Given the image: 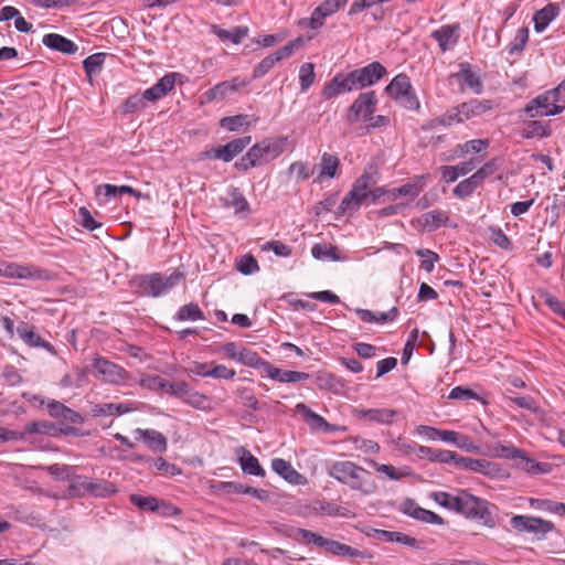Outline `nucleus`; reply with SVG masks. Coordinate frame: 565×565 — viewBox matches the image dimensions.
<instances>
[{
    "label": "nucleus",
    "mask_w": 565,
    "mask_h": 565,
    "mask_svg": "<svg viewBox=\"0 0 565 565\" xmlns=\"http://www.w3.org/2000/svg\"><path fill=\"white\" fill-rule=\"evenodd\" d=\"M377 182V171L373 166L365 168L363 173L354 181L352 189L342 199L338 206L337 214H352L359 210L361 204L369 201V189Z\"/></svg>",
    "instance_id": "1"
},
{
    "label": "nucleus",
    "mask_w": 565,
    "mask_h": 565,
    "mask_svg": "<svg viewBox=\"0 0 565 565\" xmlns=\"http://www.w3.org/2000/svg\"><path fill=\"white\" fill-rule=\"evenodd\" d=\"M369 472L356 466L352 461H334L329 470L328 475L339 482L348 484L351 489L361 490L363 487V476Z\"/></svg>",
    "instance_id": "2"
},
{
    "label": "nucleus",
    "mask_w": 565,
    "mask_h": 565,
    "mask_svg": "<svg viewBox=\"0 0 565 565\" xmlns=\"http://www.w3.org/2000/svg\"><path fill=\"white\" fill-rule=\"evenodd\" d=\"M181 275L172 274L164 276L159 273L143 275L139 279L138 287L145 296L160 297L170 291L180 280Z\"/></svg>",
    "instance_id": "3"
},
{
    "label": "nucleus",
    "mask_w": 565,
    "mask_h": 565,
    "mask_svg": "<svg viewBox=\"0 0 565 565\" xmlns=\"http://www.w3.org/2000/svg\"><path fill=\"white\" fill-rule=\"evenodd\" d=\"M488 505L489 503L486 500L462 491V504L458 513L468 519L479 520L488 527H493L494 520Z\"/></svg>",
    "instance_id": "4"
},
{
    "label": "nucleus",
    "mask_w": 565,
    "mask_h": 565,
    "mask_svg": "<svg viewBox=\"0 0 565 565\" xmlns=\"http://www.w3.org/2000/svg\"><path fill=\"white\" fill-rule=\"evenodd\" d=\"M93 369L97 377L109 384L124 385L130 380L129 373L122 366L105 358L94 359Z\"/></svg>",
    "instance_id": "5"
},
{
    "label": "nucleus",
    "mask_w": 565,
    "mask_h": 565,
    "mask_svg": "<svg viewBox=\"0 0 565 565\" xmlns=\"http://www.w3.org/2000/svg\"><path fill=\"white\" fill-rule=\"evenodd\" d=\"M287 143V137L266 138L252 146V149L259 166H264L278 158L286 150Z\"/></svg>",
    "instance_id": "6"
},
{
    "label": "nucleus",
    "mask_w": 565,
    "mask_h": 565,
    "mask_svg": "<svg viewBox=\"0 0 565 565\" xmlns=\"http://www.w3.org/2000/svg\"><path fill=\"white\" fill-rule=\"evenodd\" d=\"M377 97L374 90L361 93L348 109L347 120L354 124L362 117L364 120L372 118L376 111Z\"/></svg>",
    "instance_id": "7"
},
{
    "label": "nucleus",
    "mask_w": 565,
    "mask_h": 565,
    "mask_svg": "<svg viewBox=\"0 0 565 565\" xmlns=\"http://www.w3.org/2000/svg\"><path fill=\"white\" fill-rule=\"evenodd\" d=\"M0 277L17 279H47V270L32 265H20L0 259Z\"/></svg>",
    "instance_id": "8"
},
{
    "label": "nucleus",
    "mask_w": 565,
    "mask_h": 565,
    "mask_svg": "<svg viewBox=\"0 0 565 565\" xmlns=\"http://www.w3.org/2000/svg\"><path fill=\"white\" fill-rule=\"evenodd\" d=\"M349 0H324L311 13L309 19H301L300 26H307L312 30H319L324 25V20L334 14Z\"/></svg>",
    "instance_id": "9"
},
{
    "label": "nucleus",
    "mask_w": 565,
    "mask_h": 565,
    "mask_svg": "<svg viewBox=\"0 0 565 565\" xmlns=\"http://www.w3.org/2000/svg\"><path fill=\"white\" fill-rule=\"evenodd\" d=\"M252 142L250 136L233 139L224 146H218L211 150L204 151L203 156L209 159H220L224 162H231L237 154Z\"/></svg>",
    "instance_id": "10"
},
{
    "label": "nucleus",
    "mask_w": 565,
    "mask_h": 565,
    "mask_svg": "<svg viewBox=\"0 0 565 565\" xmlns=\"http://www.w3.org/2000/svg\"><path fill=\"white\" fill-rule=\"evenodd\" d=\"M386 74V68L380 62L351 71L356 89H363L377 83Z\"/></svg>",
    "instance_id": "11"
},
{
    "label": "nucleus",
    "mask_w": 565,
    "mask_h": 565,
    "mask_svg": "<svg viewBox=\"0 0 565 565\" xmlns=\"http://www.w3.org/2000/svg\"><path fill=\"white\" fill-rule=\"evenodd\" d=\"M358 90L351 72L348 74H337L322 89L321 96L326 99H332L340 94Z\"/></svg>",
    "instance_id": "12"
},
{
    "label": "nucleus",
    "mask_w": 565,
    "mask_h": 565,
    "mask_svg": "<svg viewBox=\"0 0 565 565\" xmlns=\"http://www.w3.org/2000/svg\"><path fill=\"white\" fill-rule=\"evenodd\" d=\"M455 466L462 468L465 470H471L475 472H480L484 476L495 477L499 473V467L497 463H493L486 459H473L469 457H461L457 455Z\"/></svg>",
    "instance_id": "13"
},
{
    "label": "nucleus",
    "mask_w": 565,
    "mask_h": 565,
    "mask_svg": "<svg viewBox=\"0 0 565 565\" xmlns=\"http://www.w3.org/2000/svg\"><path fill=\"white\" fill-rule=\"evenodd\" d=\"M248 82L234 78L216 84L203 94L205 102L223 100L230 94L237 92L239 88L245 87Z\"/></svg>",
    "instance_id": "14"
},
{
    "label": "nucleus",
    "mask_w": 565,
    "mask_h": 565,
    "mask_svg": "<svg viewBox=\"0 0 565 565\" xmlns=\"http://www.w3.org/2000/svg\"><path fill=\"white\" fill-rule=\"evenodd\" d=\"M181 76L178 73H167L162 76L153 86L146 89L143 95L147 102H157L164 97L169 92H171L175 85L177 77Z\"/></svg>",
    "instance_id": "15"
},
{
    "label": "nucleus",
    "mask_w": 565,
    "mask_h": 565,
    "mask_svg": "<svg viewBox=\"0 0 565 565\" xmlns=\"http://www.w3.org/2000/svg\"><path fill=\"white\" fill-rule=\"evenodd\" d=\"M449 215L443 210H433L416 218L417 227L422 231L433 232L448 224Z\"/></svg>",
    "instance_id": "16"
},
{
    "label": "nucleus",
    "mask_w": 565,
    "mask_h": 565,
    "mask_svg": "<svg viewBox=\"0 0 565 565\" xmlns=\"http://www.w3.org/2000/svg\"><path fill=\"white\" fill-rule=\"evenodd\" d=\"M367 535L383 542H396L413 548L420 547V543L417 539L402 532L373 529L372 533H367Z\"/></svg>",
    "instance_id": "17"
},
{
    "label": "nucleus",
    "mask_w": 565,
    "mask_h": 565,
    "mask_svg": "<svg viewBox=\"0 0 565 565\" xmlns=\"http://www.w3.org/2000/svg\"><path fill=\"white\" fill-rule=\"evenodd\" d=\"M494 108V103L490 99H471L459 105V113L465 120L481 116Z\"/></svg>",
    "instance_id": "18"
},
{
    "label": "nucleus",
    "mask_w": 565,
    "mask_h": 565,
    "mask_svg": "<svg viewBox=\"0 0 565 565\" xmlns=\"http://www.w3.org/2000/svg\"><path fill=\"white\" fill-rule=\"evenodd\" d=\"M271 469L291 484H303L306 481V478L285 459H273Z\"/></svg>",
    "instance_id": "19"
},
{
    "label": "nucleus",
    "mask_w": 565,
    "mask_h": 565,
    "mask_svg": "<svg viewBox=\"0 0 565 565\" xmlns=\"http://www.w3.org/2000/svg\"><path fill=\"white\" fill-rule=\"evenodd\" d=\"M493 457L505 458V459H521L524 462L523 468L526 470H532L533 468H537L539 465L533 460L529 459L523 450L514 447L513 445L503 446L497 444L493 447Z\"/></svg>",
    "instance_id": "20"
},
{
    "label": "nucleus",
    "mask_w": 565,
    "mask_h": 565,
    "mask_svg": "<svg viewBox=\"0 0 565 565\" xmlns=\"http://www.w3.org/2000/svg\"><path fill=\"white\" fill-rule=\"evenodd\" d=\"M47 412L53 418L62 419L70 424H82L84 417L74 409L65 406L61 402L52 401L47 404Z\"/></svg>",
    "instance_id": "21"
},
{
    "label": "nucleus",
    "mask_w": 565,
    "mask_h": 565,
    "mask_svg": "<svg viewBox=\"0 0 565 565\" xmlns=\"http://www.w3.org/2000/svg\"><path fill=\"white\" fill-rule=\"evenodd\" d=\"M266 373L268 377L280 383H296L306 381L310 377L309 373L281 370L279 367L271 365L270 363L266 364Z\"/></svg>",
    "instance_id": "22"
},
{
    "label": "nucleus",
    "mask_w": 565,
    "mask_h": 565,
    "mask_svg": "<svg viewBox=\"0 0 565 565\" xmlns=\"http://www.w3.org/2000/svg\"><path fill=\"white\" fill-rule=\"evenodd\" d=\"M42 43L46 47L64 54H74L78 51V46L73 41L57 33L45 34Z\"/></svg>",
    "instance_id": "23"
},
{
    "label": "nucleus",
    "mask_w": 565,
    "mask_h": 565,
    "mask_svg": "<svg viewBox=\"0 0 565 565\" xmlns=\"http://www.w3.org/2000/svg\"><path fill=\"white\" fill-rule=\"evenodd\" d=\"M397 414L396 411L388 408H369L355 411L356 418L366 422H373L379 424H391L393 423L394 416Z\"/></svg>",
    "instance_id": "24"
},
{
    "label": "nucleus",
    "mask_w": 565,
    "mask_h": 565,
    "mask_svg": "<svg viewBox=\"0 0 565 565\" xmlns=\"http://www.w3.org/2000/svg\"><path fill=\"white\" fill-rule=\"evenodd\" d=\"M296 412L305 418L312 430H332V426L322 416L311 411L306 404L298 403L296 405Z\"/></svg>",
    "instance_id": "25"
},
{
    "label": "nucleus",
    "mask_w": 565,
    "mask_h": 565,
    "mask_svg": "<svg viewBox=\"0 0 565 565\" xmlns=\"http://www.w3.org/2000/svg\"><path fill=\"white\" fill-rule=\"evenodd\" d=\"M17 332L29 347L43 348L52 354L56 353L54 347L50 342L43 340L40 334H38L32 328H29L28 324L22 323L19 326Z\"/></svg>",
    "instance_id": "26"
},
{
    "label": "nucleus",
    "mask_w": 565,
    "mask_h": 565,
    "mask_svg": "<svg viewBox=\"0 0 565 565\" xmlns=\"http://www.w3.org/2000/svg\"><path fill=\"white\" fill-rule=\"evenodd\" d=\"M238 461L244 473L263 477L265 470L262 468L258 459L249 450L241 447L236 449Z\"/></svg>",
    "instance_id": "27"
},
{
    "label": "nucleus",
    "mask_w": 565,
    "mask_h": 565,
    "mask_svg": "<svg viewBox=\"0 0 565 565\" xmlns=\"http://www.w3.org/2000/svg\"><path fill=\"white\" fill-rule=\"evenodd\" d=\"M134 404L128 403H99L93 406L94 416H119L135 411Z\"/></svg>",
    "instance_id": "28"
},
{
    "label": "nucleus",
    "mask_w": 565,
    "mask_h": 565,
    "mask_svg": "<svg viewBox=\"0 0 565 565\" xmlns=\"http://www.w3.org/2000/svg\"><path fill=\"white\" fill-rule=\"evenodd\" d=\"M417 457L418 458H427L431 462H440V463H456L457 454L450 450L444 449H435L427 446H422L417 448Z\"/></svg>",
    "instance_id": "29"
},
{
    "label": "nucleus",
    "mask_w": 565,
    "mask_h": 565,
    "mask_svg": "<svg viewBox=\"0 0 565 565\" xmlns=\"http://www.w3.org/2000/svg\"><path fill=\"white\" fill-rule=\"evenodd\" d=\"M135 434L138 435L151 450L159 452L166 451L167 439L160 431L154 429L137 428Z\"/></svg>",
    "instance_id": "30"
},
{
    "label": "nucleus",
    "mask_w": 565,
    "mask_h": 565,
    "mask_svg": "<svg viewBox=\"0 0 565 565\" xmlns=\"http://www.w3.org/2000/svg\"><path fill=\"white\" fill-rule=\"evenodd\" d=\"M181 399L189 406L200 411H210L212 408L210 397L199 391H195L189 384L186 385Z\"/></svg>",
    "instance_id": "31"
},
{
    "label": "nucleus",
    "mask_w": 565,
    "mask_h": 565,
    "mask_svg": "<svg viewBox=\"0 0 565 565\" xmlns=\"http://www.w3.org/2000/svg\"><path fill=\"white\" fill-rule=\"evenodd\" d=\"M426 184L425 175H418L413 181L403 184L397 189L390 191V198L395 200L397 196H417Z\"/></svg>",
    "instance_id": "32"
},
{
    "label": "nucleus",
    "mask_w": 565,
    "mask_h": 565,
    "mask_svg": "<svg viewBox=\"0 0 565 565\" xmlns=\"http://www.w3.org/2000/svg\"><path fill=\"white\" fill-rule=\"evenodd\" d=\"M458 31V26L456 25H444L440 29L434 31L431 36L438 42L441 51H447L451 49L457 41L456 32Z\"/></svg>",
    "instance_id": "33"
},
{
    "label": "nucleus",
    "mask_w": 565,
    "mask_h": 565,
    "mask_svg": "<svg viewBox=\"0 0 565 565\" xmlns=\"http://www.w3.org/2000/svg\"><path fill=\"white\" fill-rule=\"evenodd\" d=\"M320 548H323L326 552L337 555V556H348V557H358L360 556V551L353 548L350 545L340 543L338 541L329 540L323 537Z\"/></svg>",
    "instance_id": "34"
},
{
    "label": "nucleus",
    "mask_w": 565,
    "mask_h": 565,
    "mask_svg": "<svg viewBox=\"0 0 565 565\" xmlns=\"http://www.w3.org/2000/svg\"><path fill=\"white\" fill-rule=\"evenodd\" d=\"M412 88L409 77L402 73L391 81V83L385 87V92L396 100L408 90H412Z\"/></svg>",
    "instance_id": "35"
},
{
    "label": "nucleus",
    "mask_w": 565,
    "mask_h": 565,
    "mask_svg": "<svg viewBox=\"0 0 565 565\" xmlns=\"http://www.w3.org/2000/svg\"><path fill=\"white\" fill-rule=\"evenodd\" d=\"M554 106V98L551 90L545 92L533 98L526 106L525 111L532 117L541 116L539 111H545Z\"/></svg>",
    "instance_id": "36"
},
{
    "label": "nucleus",
    "mask_w": 565,
    "mask_h": 565,
    "mask_svg": "<svg viewBox=\"0 0 565 565\" xmlns=\"http://www.w3.org/2000/svg\"><path fill=\"white\" fill-rule=\"evenodd\" d=\"M455 77L461 78L466 85L473 90L476 94L482 92L483 85L480 77L471 71L469 63L460 64V71L454 74Z\"/></svg>",
    "instance_id": "37"
},
{
    "label": "nucleus",
    "mask_w": 565,
    "mask_h": 565,
    "mask_svg": "<svg viewBox=\"0 0 565 565\" xmlns=\"http://www.w3.org/2000/svg\"><path fill=\"white\" fill-rule=\"evenodd\" d=\"M557 14L558 8L552 3L539 10L533 18L535 31H544L546 26L557 17Z\"/></svg>",
    "instance_id": "38"
},
{
    "label": "nucleus",
    "mask_w": 565,
    "mask_h": 565,
    "mask_svg": "<svg viewBox=\"0 0 565 565\" xmlns=\"http://www.w3.org/2000/svg\"><path fill=\"white\" fill-rule=\"evenodd\" d=\"M212 31L223 41L227 40L234 44H239L248 35L249 29L247 26H235L232 30H225L217 25H213Z\"/></svg>",
    "instance_id": "39"
},
{
    "label": "nucleus",
    "mask_w": 565,
    "mask_h": 565,
    "mask_svg": "<svg viewBox=\"0 0 565 565\" xmlns=\"http://www.w3.org/2000/svg\"><path fill=\"white\" fill-rule=\"evenodd\" d=\"M339 167V158L335 154L324 152L321 156L320 173L318 175V180L322 181L324 178L333 179L337 174V170Z\"/></svg>",
    "instance_id": "40"
},
{
    "label": "nucleus",
    "mask_w": 565,
    "mask_h": 565,
    "mask_svg": "<svg viewBox=\"0 0 565 565\" xmlns=\"http://www.w3.org/2000/svg\"><path fill=\"white\" fill-rule=\"evenodd\" d=\"M551 93L554 98V106L545 111H539L542 116H554L565 109V78Z\"/></svg>",
    "instance_id": "41"
},
{
    "label": "nucleus",
    "mask_w": 565,
    "mask_h": 565,
    "mask_svg": "<svg viewBox=\"0 0 565 565\" xmlns=\"http://www.w3.org/2000/svg\"><path fill=\"white\" fill-rule=\"evenodd\" d=\"M530 507L536 510L547 511L557 515H565V503L552 501L548 499H533L529 500Z\"/></svg>",
    "instance_id": "42"
},
{
    "label": "nucleus",
    "mask_w": 565,
    "mask_h": 565,
    "mask_svg": "<svg viewBox=\"0 0 565 565\" xmlns=\"http://www.w3.org/2000/svg\"><path fill=\"white\" fill-rule=\"evenodd\" d=\"M434 500L440 504L441 507L459 512V509L462 504V491L457 495H452L448 492L439 491L435 492L433 495Z\"/></svg>",
    "instance_id": "43"
},
{
    "label": "nucleus",
    "mask_w": 565,
    "mask_h": 565,
    "mask_svg": "<svg viewBox=\"0 0 565 565\" xmlns=\"http://www.w3.org/2000/svg\"><path fill=\"white\" fill-rule=\"evenodd\" d=\"M86 375L81 367H73L60 381V386L64 388H78L84 385Z\"/></svg>",
    "instance_id": "44"
},
{
    "label": "nucleus",
    "mask_w": 565,
    "mask_h": 565,
    "mask_svg": "<svg viewBox=\"0 0 565 565\" xmlns=\"http://www.w3.org/2000/svg\"><path fill=\"white\" fill-rule=\"evenodd\" d=\"M116 492V486L109 481H88V495H93L96 498H107L115 494Z\"/></svg>",
    "instance_id": "45"
},
{
    "label": "nucleus",
    "mask_w": 565,
    "mask_h": 565,
    "mask_svg": "<svg viewBox=\"0 0 565 565\" xmlns=\"http://www.w3.org/2000/svg\"><path fill=\"white\" fill-rule=\"evenodd\" d=\"M175 319L179 321H198L204 320L205 315L196 303L190 302L179 308L175 313Z\"/></svg>",
    "instance_id": "46"
},
{
    "label": "nucleus",
    "mask_w": 565,
    "mask_h": 565,
    "mask_svg": "<svg viewBox=\"0 0 565 565\" xmlns=\"http://www.w3.org/2000/svg\"><path fill=\"white\" fill-rule=\"evenodd\" d=\"M552 134L547 124H544L540 120H531L526 124L525 128L522 131V137L525 139H531L534 137H550Z\"/></svg>",
    "instance_id": "47"
},
{
    "label": "nucleus",
    "mask_w": 565,
    "mask_h": 565,
    "mask_svg": "<svg viewBox=\"0 0 565 565\" xmlns=\"http://www.w3.org/2000/svg\"><path fill=\"white\" fill-rule=\"evenodd\" d=\"M129 501L140 510L150 512L159 511L161 504V500L152 495L130 494Z\"/></svg>",
    "instance_id": "48"
},
{
    "label": "nucleus",
    "mask_w": 565,
    "mask_h": 565,
    "mask_svg": "<svg viewBox=\"0 0 565 565\" xmlns=\"http://www.w3.org/2000/svg\"><path fill=\"white\" fill-rule=\"evenodd\" d=\"M75 222L89 232L103 228V223L95 220L90 211L85 206L78 209Z\"/></svg>",
    "instance_id": "49"
},
{
    "label": "nucleus",
    "mask_w": 565,
    "mask_h": 565,
    "mask_svg": "<svg viewBox=\"0 0 565 565\" xmlns=\"http://www.w3.org/2000/svg\"><path fill=\"white\" fill-rule=\"evenodd\" d=\"M237 362L255 369L263 367L265 371L266 364L269 363L263 360L257 352H254L244 347L242 348V350H239V356Z\"/></svg>",
    "instance_id": "50"
},
{
    "label": "nucleus",
    "mask_w": 565,
    "mask_h": 565,
    "mask_svg": "<svg viewBox=\"0 0 565 565\" xmlns=\"http://www.w3.org/2000/svg\"><path fill=\"white\" fill-rule=\"evenodd\" d=\"M463 116L459 113V105L455 108L447 110L444 115L434 118L430 122V127L436 126H451L454 124L463 122Z\"/></svg>",
    "instance_id": "51"
},
{
    "label": "nucleus",
    "mask_w": 565,
    "mask_h": 565,
    "mask_svg": "<svg viewBox=\"0 0 565 565\" xmlns=\"http://www.w3.org/2000/svg\"><path fill=\"white\" fill-rule=\"evenodd\" d=\"M488 145H489L488 139H472V140L467 141L466 143L458 145L455 148V156L461 158L470 152L478 153L483 148L488 147Z\"/></svg>",
    "instance_id": "52"
},
{
    "label": "nucleus",
    "mask_w": 565,
    "mask_h": 565,
    "mask_svg": "<svg viewBox=\"0 0 565 565\" xmlns=\"http://www.w3.org/2000/svg\"><path fill=\"white\" fill-rule=\"evenodd\" d=\"M146 97L143 93H136L130 95L121 105V113L124 115L134 114L146 107Z\"/></svg>",
    "instance_id": "53"
},
{
    "label": "nucleus",
    "mask_w": 565,
    "mask_h": 565,
    "mask_svg": "<svg viewBox=\"0 0 565 565\" xmlns=\"http://www.w3.org/2000/svg\"><path fill=\"white\" fill-rule=\"evenodd\" d=\"M68 484V494L71 497L81 498L88 495V480L81 476H71Z\"/></svg>",
    "instance_id": "54"
},
{
    "label": "nucleus",
    "mask_w": 565,
    "mask_h": 565,
    "mask_svg": "<svg viewBox=\"0 0 565 565\" xmlns=\"http://www.w3.org/2000/svg\"><path fill=\"white\" fill-rule=\"evenodd\" d=\"M249 124V117L242 114L224 117L220 121L221 127L228 131H238L243 127H248Z\"/></svg>",
    "instance_id": "55"
},
{
    "label": "nucleus",
    "mask_w": 565,
    "mask_h": 565,
    "mask_svg": "<svg viewBox=\"0 0 565 565\" xmlns=\"http://www.w3.org/2000/svg\"><path fill=\"white\" fill-rule=\"evenodd\" d=\"M106 58V53H95L83 61V67L88 77L97 74Z\"/></svg>",
    "instance_id": "56"
},
{
    "label": "nucleus",
    "mask_w": 565,
    "mask_h": 565,
    "mask_svg": "<svg viewBox=\"0 0 565 565\" xmlns=\"http://www.w3.org/2000/svg\"><path fill=\"white\" fill-rule=\"evenodd\" d=\"M479 182L473 175L460 181L454 189L452 193L459 199H465L471 195L475 190L479 186Z\"/></svg>",
    "instance_id": "57"
},
{
    "label": "nucleus",
    "mask_w": 565,
    "mask_h": 565,
    "mask_svg": "<svg viewBox=\"0 0 565 565\" xmlns=\"http://www.w3.org/2000/svg\"><path fill=\"white\" fill-rule=\"evenodd\" d=\"M529 40V29L526 26L520 28L515 34V38L508 46L510 55L520 54Z\"/></svg>",
    "instance_id": "58"
},
{
    "label": "nucleus",
    "mask_w": 565,
    "mask_h": 565,
    "mask_svg": "<svg viewBox=\"0 0 565 565\" xmlns=\"http://www.w3.org/2000/svg\"><path fill=\"white\" fill-rule=\"evenodd\" d=\"M316 73L312 63H303L299 70V82L302 92H306L315 82Z\"/></svg>",
    "instance_id": "59"
},
{
    "label": "nucleus",
    "mask_w": 565,
    "mask_h": 565,
    "mask_svg": "<svg viewBox=\"0 0 565 565\" xmlns=\"http://www.w3.org/2000/svg\"><path fill=\"white\" fill-rule=\"evenodd\" d=\"M311 254L316 259H331L339 260V256L337 254V248L333 246H328L326 244H315L311 248Z\"/></svg>",
    "instance_id": "60"
},
{
    "label": "nucleus",
    "mask_w": 565,
    "mask_h": 565,
    "mask_svg": "<svg viewBox=\"0 0 565 565\" xmlns=\"http://www.w3.org/2000/svg\"><path fill=\"white\" fill-rule=\"evenodd\" d=\"M535 516L530 515H514L510 520L511 526L521 533H532Z\"/></svg>",
    "instance_id": "61"
},
{
    "label": "nucleus",
    "mask_w": 565,
    "mask_h": 565,
    "mask_svg": "<svg viewBox=\"0 0 565 565\" xmlns=\"http://www.w3.org/2000/svg\"><path fill=\"white\" fill-rule=\"evenodd\" d=\"M295 540L298 542H301L303 544H313L318 547H320L323 536L320 534L306 530V529H297L295 532Z\"/></svg>",
    "instance_id": "62"
},
{
    "label": "nucleus",
    "mask_w": 565,
    "mask_h": 565,
    "mask_svg": "<svg viewBox=\"0 0 565 565\" xmlns=\"http://www.w3.org/2000/svg\"><path fill=\"white\" fill-rule=\"evenodd\" d=\"M289 174H295L297 182L305 181L310 178L313 171L310 169L309 164L303 161H295L288 168Z\"/></svg>",
    "instance_id": "63"
},
{
    "label": "nucleus",
    "mask_w": 565,
    "mask_h": 565,
    "mask_svg": "<svg viewBox=\"0 0 565 565\" xmlns=\"http://www.w3.org/2000/svg\"><path fill=\"white\" fill-rule=\"evenodd\" d=\"M317 385L321 390H328V391H332L334 393H338L340 391V388L343 387V384L340 382V380L337 379L332 374H324V375L318 376Z\"/></svg>",
    "instance_id": "64"
}]
</instances>
